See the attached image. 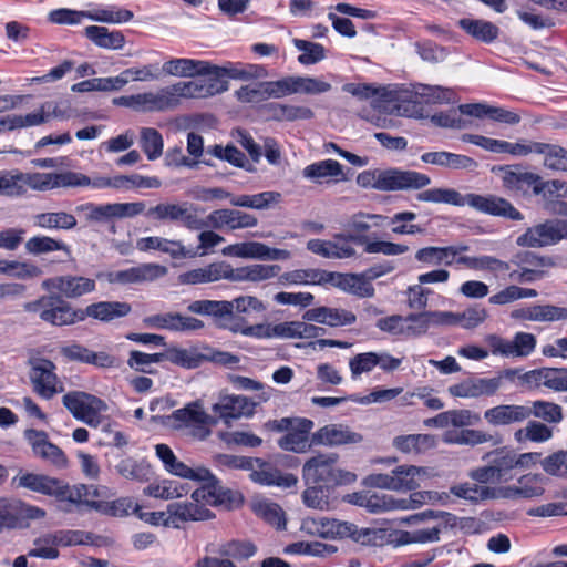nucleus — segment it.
Returning a JSON list of instances; mask_svg holds the SVG:
<instances>
[{
    "label": "nucleus",
    "mask_w": 567,
    "mask_h": 567,
    "mask_svg": "<svg viewBox=\"0 0 567 567\" xmlns=\"http://www.w3.org/2000/svg\"><path fill=\"white\" fill-rule=\"evenodd\" d=\"M419 202L449 204L457 207L470 206L475 210L494 216L522 220L523 214L508 200L494 195L466 194L462 195L454 188H429L416 194Z\"/></svg>",
    "instance_id": "1"
},
{
    "label": "nucleus",
    "mask_w": 567,
    "mask_h": 567,
    "mask_svg": "<svg viewBox=\"0 0 567 567\" xmlns=\"http://www.w3.org/2000/svg\"><path fill=\"white\" fill-rule=\"evenodd\" d=\"M357 184L362 188H374L382 192L423 189L431 184V178L416 171L368 169L358 174Z\"/></svg>",
    "instance_id": "2"
},
{
    "label": "nucleus",
    "mask_w": 567,
    "mask_h": 567,
    "mask_svg": "<svg viewBox=\"0 0 567 567\" xmlns=\"http://www.w3.org/2000/svg\"><path fill=\"white\" fill-rule=\"evenodd\" d=\"M338 454L327 453L310 457L302 467V478L306 485H323L334 487L342 484H350L357 480L355 474L341 470L337 466Z\"/></svg>",
    "instance_id": "3"
},
{
    "label": "nucleus",
    "mask_w": 567,
    "mask_h": 567,
    "mask_svg": "<svg viewBox=\"0 0 567 567\" xmlns=\"http://www.w3.org/2000/svg\"><path fill=\"white\" fill-rule=\"evenodd\" d=\"M167 424L174 430L183 431L196 441H205L212 434V426L217 419L207 414L199 400L187 403L184 408L173 411L167 416Z\"/></svg>",
    "instance_id": "4"
},
{
    "label": "nucleus",
    "mask_w": 567,
    "mask_h": 567,
    "mask_svg": "<svg viewBox=\"0 0 567 567\" xmlns=\"http://www.w3.org/2000/svg\"><path fill=\"white\" fill-rule=\"evenodd\" d=\"M23 309L30 313H38L42 321L52 326H70L84 320L82 310L73 309L70 303L56 296H42L25 302Z\"/></svg>",
    "instance_id": "5"
},
{
    "label": "nucleus",
    "mask_w": 567,
    "mask_h": 567,
    "mask_svg": "<svg viewBox=\"0 0 567 567\" xmlns=\"http://www.w3.org/2000/svg\"><path fill=\"white\" fill-rule=\"evenodd\" d=\"M62 403L75 420L94 429L102 425V414L109 409L104 400L84 391L65 393Z\"/></svg>",
    "instance_id": "6"
},
{
    "label": "nucleus",
    "mask_w": 567,
    "mask_h": 567,
    "mask_svg": "<svg viewBox=\"0 0 567 567\" xmlns=\"http://www.w3.org/2000/svg\"><path fill=\"white\" fill-rule=\"evenodd\" d=\"M199 208L187 203H159L150 207L145 216L159 223H181L190 230H200L207 227L203 218L198 216Z\"/></svg>",
    "instance_id": "7"
},
{
    "label": "nucleus",
    "mask_w": 567,
    "mask_h": 567,
    "mask_svg": "<svg viewBox=\"0 0 567 567\" xmlns=\"http://www.w3.org/2000/svg\"><path fill=\"white\" fill-rule=\"evenodd\" d=\"M485 466L478 467L471 473V477L478 483H502L513 480L515 470L514 451L507 447L496 449L487 453Z\"/></svg>",
    "instance_id": "8"
},
{
    "label": "nucleus",
    "mask_w": 567,
    "mask_h": 567,
    "mask_svg": "<svg viewBox=\"0 0 567 567\" xmlns=\"http://www.w3.org/2000/svg\"><path fill=\"white\" fill-rule=\"evenodd\" d=\"M567 239V219H546L528 227L516 238V245L527 248H543Z\"/></svg>",
    "instance_id": "9"
},
{
    "label": "nucleus",
    "mask_w": 567,
    "mask_h": 567,
    "mask_svg": "<svg viewBox=\"0 0 567 567\" xmlns=\"http://www.w3.org/2000/svg\"><path fill=\"white\" fill-rule=\"evenodd\" d=\"M209 550V548H207ZM257 547L248 540H230L212 547L210 553L216 556H204L195 563V567H237L231 560H246L252 557Z\"/></svg>",
    "instance_id": "10"
},
{
    "label": "nucleus",
    "mask_w": 567,
    "mask_h": 567,
    "mask_svg": "<svg viewBox=\"0 0 567 567\" xmlns=\"http://www.w3.org/2000/svg\"><path fill=\"white\" fill-rule=\"evenodd\" d=\"M173 107H176L182 99H206L220 94L228 90V82L224 79L209 78L177 82L169 85Z\"/></svg>",
    "instance_id": "11"
},
{
    "label": "nucleus",
    "mask_w": 567,
    "mask_h": 567,
    "mask_svg": "<svg viewBox=\"0 0 567 567\" xmlns=\"http://www.w3.org/2000/svg\"><path fill=\"white\" fill-rule=\"evenodd\" d=\"M29 378L33 391L45 400L52 399L56 393L63 392V384L58 378L55 364L44 358H31L29 360Z\"/></svg>",
    "instance_id": "12"
},
{
    "label": "nucleus",
    "mask_w": 567,
    "mask_h": 567,
    "mask_svg": "<svg viewBox=\"0 0 567 567\" xmlns=\"http://www.w3.org/2000/svg\"><path fill=\"white\" fill-rule=\"evenodd\" d=\"M342 91L360 101H370L371 106L379 111H390L391 104L400 100L394 85H377L373 83H346Z\"/></svg>",
    "instance_id": "13"
},
{
    "label": "nucleus",
    "mask_w": 567,
    "mask_h": 567,
    "mask_svg": "<svg viewBox=\"0 0 567 567\" xmlns=\"http://www.w3.org/2000/svg\"><path fill=\"white\" fill-rule=\"evenodd\" d=\"M547 478L539 473L522 475L516 483L495 487L496 498L502 499H533L542 497L546 491Z\"/></svg>",
    "instance_id": "14"
},
{
    "label": "nucleus",
    "mask_w": 567,
    "mask_h": 567,
    "mask_svg": "<svg viewBox=\"0 0 567 567\" xmlns=\"http://www.w3.org/2000/svg\"><path fill=\"white\" fill-rule=\"evenodd\" d=\"M493 354L505 358H526L535 351L537 340L533 333L516 332L512 340L492 334L487 338Z\"/></svg>",
    "instance_id": "15"
},
{
    "label": "nucleus",
    "mask_w": 567,
    "mask_h": 567,
    "mask_svg": "<svg viewBox=\"0 0 567 567\" xmlns=\"http://www.w3.org/2000/svg\"><path fill=\"white\" fill-rule=\"evenodd\" d=\"M41 288L45 291H56L68 299H76L95 289V281L83 276H56L42 281Z\"/></svg>",
    "instance_id": "16"
},
{
    "label": "nucleus",
    "mask_w": 567,
    "mask_h": 567,
    "mask_svg": "<svg viewBox=\"0 0 567 567\" xmlns=\"http://www.w3.org/2000/svg\"><path fill=\"white\" fill-rule=\"evenodd\" d=\"M426 493H412L406 498H395L388 494H368L365 508L370 513H383L390 511H408L415 509L426 502Z\"/></svg>",
    "instance_id": "17"
},
{
    "label": "nucleus",
    "mask_w": 567,
    "mask_h": 567,
    "mask_svg": "<svg viewBox=\"0 0 567 567\" xmlns=\"http://www.w3.org/2000/svg\"><path fill=\"white\" fill-rule=\"evenodd\" d=\"M24 439L31 445L32 452L37 457L58 468L66 466V455L59 446L49 441L48 434L44 431L28 429L24 431Z\"/></svg>",
    "instance_id": "18"
},
{
    "label": "nucleus",
    "mask_w": 567,
    "mask_h": 567,
    "mask_svg": "<svg viewBox=\"0 0 567 567\" xmlns=\"http://www.w3.org/2000/svg\"><path fill=\"white\" fill-rule=\"evenodd\" d=\"M255 403L244 395L223 394L212 406V411L227 425L243 416L252 415Z\"/></svg>",
    "instance_id": "19"
},
{
    "label": "nucleus",
    "mask_w": 567,
    "mask_h": 567,
    "mask_svg": "<svg viewBox=\"0 0 567 567\" xmlns=\"http://www.w3.org/2000/svg\"><path fill=\"white\" fill-rule=\"evenodd\" d=\"M256 461L249 472V478L259 485L278 486L290 488L297 485L298 478L291 473H281L278 468L261 458L254 457Z\"/></svg>",
    "instance_id": "20"
},
{
    "label": "nucleus",
    "mask_w": 567,
    "mask_h": 567,
    "mask_svg": "<svg viewBox=\"0 0 567 567\" xmlns=\"http://www.w3.org/2000/svg\"><path fill=\"white\" fill-rule=\"evenodd\" d=\"M167 268L159 264H141L127 269L116 270L109 274V280L113 284L130 285L154 281L164 277Z\"/></svg>",
    "instance_id": "21"
},
{
    "label": "nucleus",
    "mask_w": 567,
    "mask_h": 567,
    "mask_svg": "<svg viewBox=\"0 0 567 567\" xmlns=\"http://www.w3.org/2000/svg\"><path fill=\"white\" fill-rule=\"evenodd\" d=\"M205 223L207 227L215 229L237 230L257 226L258 219L249 214L237 209L221 208L208 214Z\"/></svg>",
    "instance_id": "22"
},
{
    "label": "nucleus",
    "mask_w": 567,
    "mask_h": 567,
    "mask_svg": "<svg viewBox=\"0 0 567 567\" xmlns=\"http://www.w3.org/2000/svg\"><path fill=\"white\" fill-rule=\"evenodd\" d=\"M493 173L501 174L503 186L509 190L527 193L529 188L535 194L540 175L524 171L519 165H501L492 168Z\"/></svg>",
    "instance_id": "23"
},
{
    "label": "nucleus",
    "mask_w": 567,
    "mask_h": 567,
    "mask_svg": "<svg viewBox=\"0 0 567 567\" xmlns=\"http://www.w3.org/2000/svg\"><path fill=\"white\" fill-rule=\"evenodd\" d=\"M348 522H341L334 518H305L301 523V530L307 535L324 539L346 538L350 533Z\"/></svg>",
    "instance_id": "24"
},
{
    "label": "nucleus",
    "mask_w": 567,
    "mask_h": 567,
    "mask_svg": "<svg viewBox=\"0 0 567 567\" xmlns=\"http://www.w3.org/2000/svg\"><path fill=\"white\" fill-rule=\"evenodd\" d=\"M302 176L316 184H337L348 181L343 166L336 159H322L307 165Z\"/></svg>",
    "instance_id": "25"
},
{
    "label": "nucleus",
    "mask_w": 567,
    "mask_h": 567,
    "mask_svg": "<svg viewBox=\"0 0 567 567\" xmlns=\"http://www.w3.org/2000/svg\"><path fill=\"white\" fill-rule=\"evenodd\" d=\"M168 516L165 526L178 527L179 523L188 520H207L214 515L204 504L193 502H175L167 505Z\"/></svg>",
    "instance_id": "26"
},
{
    "label": "nucleus",
    "mask_w": 567,
    "mask_h": 567,
    "mask_svg": "<svg viewBox=\"0 0 567 567\" xmlns=\"http://www.w3.org/2000/svg\"><path fill=\"white\" fill-rule=\"evenodd\" d=\"M502 385V377L468 379L449 388L451 395L456 398H478L493 395Z\"/></svg>",
    "instance_id": "27"
},
{
    "label": "nucleus",
    "mask_w": 567,
    "mask_h": 567,
    "mask_svg": "<svg viewBox=\"0 0 567 567\" xmlns=\"http://www.w3.org/2000/svg\"><path fill=\"white\" fill-rule=\"evenodd\" d=\"M451 495L472 503L485 499H496L495 487L477 485L468 482L451 486L449 493L443 492L440 494L439 501L443 505H450L453 503Z\"/></svg>",
    "instance_id": "28"
},
{
    "label": "nucleus",
    "mask_w": 567,
    "mask_h": 567,
    "mask_svg": "<svg viewBox=\"0 0 567 567\" xmlns=\"http://www.w3.org/2000/svg\"><path fill=\"white\" fill-rule=\"evenodd\" d=\"M208 75H215V78L218 79L228 76L235 80L249 81L266 78L268 71L265 66L259 64L227 62L225 65L218 66L209 63Z\"/></svg>",
    "instance_id": "29"
},
{
    "label": "nucleus",
    "mask_w": 567,
    "mask_h": 567,
    "mask_svg": "<svg viewBox=\"0 0 567 567\" xmlns=\"http://www.w3.org/2000/svg\"><path fill=\"white\" fill-rule=\"evenodd\" d=\"M529 419L527 405L501 404L487 409L484 412V420L493 426H506L522 423Z\"/></svg>",
    "instance_id": "30"
},
{
    "label": "nucleus",
    "mask_w": 567,
    "mask_h": 567,
    "mask_svg": "<svg viewBox=\"0 0 567 567\" xmlns=\"http://www.w3.org/2000/svg\"><path fill=\"white\" fill-rule=\"evenodd\" d=\"M386 219L385 216L379 214H369L358 212L349 217L344 224L348 238L355 244H363L367 241V233L374 226L379 227Z\"/></svg>",
    "instance_id": "31"
},
{
    "label": "nucleus",
    "mask_w": 567,
    "mask_h": 567,
    "mask_svg": "<svg viewBox=\"0 0 567 567\" xmlns=\"http://www.w3.org/2000/svg\"><path fill=\"white\" fill-rule=\"evenodd\" d=\"M317 444L322 445H342V444H357L363 437L360 433L353 432L349 426L342 424H329L319 429L312 436Z\"/></svg>",
    "instance_id": "32"
},
{
    "label": "nucleus",
    "mask_w": 567,
    "mask_h": 567,
    "mask_svg": "<svg viewBox=\"0 0 567 567\" xmlns=\"http://www.w3.org/2000/svg\"><path fill=\"white\" fill-rule=\"evenodd\" d=\"M329 285L360 298L374 295L373 286L362 275L331 271Z\"/></svg>",
    "instance_id": "33"
},
{
    "label": "nucleus",
    "mask_w": 567,
    "mask_h": 567,
    "mask_svg": "<svg viewBox=\"0 0 567 567\" xmlns=\"http://www.w3.org/2000/svg\"><path fill=\"white\" fill-rule=\"evenodd\" d=\"M313 427V422L309 419H302L278 440V446L284 451L293 453H305L310 449L309 434Z\"/></svg>",
    "instance_id": "34"
},
{
    "label": "nucleus",
    "mask_w": 567,
    "mask_h": 567,
    "mask_svg": "<svg viewBox=\"0 0 567 567\" xmlns=\"http://www.w3.org/2000/svg\"><path fill=\"white\" fill-rule=\"evenodd\" d=\"M19 487L47 496L58 497L61 480L44 474L25 473L13 478Z\"/></svg>",
    "instance_id": "35"
},
{
    "label": "nucleus",
    "mask_w": 567,
    "mask_h": 567,
    "mask_svg": "<svg viewBox=\"0 0 567 567\" xmlns=\"http://www.w3.org/2000/svg\"><path fill=\"white\" fill-rule=\"evenodd\" d=\"M457 25L476 41L489 44L499 37V28L484 19L463 18L457 21Z\"/></svg>",
    "instance_id": "36"
},
{
    "label": "nucleus",
    "mask_w": 567,
    "mask_h": 567,
    "mask_svg": "<svg viewBox=\"0 0 567 567\" xmlns=\"http://www.w3.org/2000/svg\"><path fill=\"white\" fill-rule=\"evenodd\" d=\"M421 159L426 164L437 165L452 169L473 171L477 167L476 161L472 157L445 151L424 153L422 154Z\"/></svg>",
    "instance_id": "37"
},
{
    "label": "nucleus",
    "mask_w": 567,
    "mask_h": 567,
    "mask_svg": "<svg viewBox=\"0 0 567 567\" xmlns=\"http://www.w3.org/2000/svg\"><path fill=\"white\" fill-rule=\"evenodd\" d=\"M134 110L143 112L165 111L173 107L169 85L162 87L156 93L145 92L132 95Z\"/></svg>",
    "instance_id": "38"
},
{
    "label": "nucleus",
    "mask_w": 567,
    "mask_h": 567,
    "mask_svg": "<svg viewBox=\"0 0 567 567\" xmlns=\"http://www.w3.org/2000/svg\"><path fill=\"white\" fill-rule=\"evenodd\" d=\"M209 62L186 58L171 59L166 61L162 71L173 76L208 75Z\"/></svg>",
    "instance_id": "39"
},
{
    "label": "nucleus",
    "mask_w": 567,
    "mask_h": 567,
    "mask_svg": "<svg viewBox=\"0 0 567 567\" xmlns=\"http://www.w3.org/2000/svg\"><path fill=\"white\" fill-rule=\"evenodd\" d=\"M84 35L102 49L121 50L125 45L123 32L109 30L106 27L89 25L84 29Z\"/></svg>",
    "instance_id": "40"
},
{
    "label": "nucleus",
    "mask_w": 567,
    "mask_h": 567,
    "mask_svg": "<svg viewBox=\"0 0 567 567\" xmlns=\"http://www.w3.org/2000/svg\"><path fill=\"white\" fill-rule=\"evenodd\" d=\"M33 224L45 230H72L76 227L78 220L73 214L63 210L44 212L33 216Z\"/></svg>",
    "instance_id": "41"
},
{
    "label": "nucleus",
    "mask_w": 567,
    "mask_h": 567,
    "mask_svg": "<svg viewBox=\"0 0 567 567\" xmlns=\"http://www.w3.org/2000/svg\"><path fill=\"white\" fill-rule=\"evenodd\" d=\"M131 311L127 302L120 301H100L92 303L82 310L84 319L91 317L101 321H111L116 318L125 317Z\"/></svg>",
    "instance_id": "42"
},
{
    "label": "nucleus",
    "mask_w": 567,
    "mask_h": 567,
    "mask_svg": "<svg viewBox=\"0 0 567 567\" xmlns=\"http://www.w3.org/2000/svg\"><path fill=\"white\" fill-rule=\"evenodd\" d=\"M331 271L324 269H297L285 272L280 281L290 285H329Z\"/></svg>",
    "instance_id": "43"
},
{
    "label": "nucleus",
    "mask_w": 567,
    "mask_h": 567,
    "mask_svg": "<svg viewBox=\"0 0 567 567\" xmlns=\"http://www.w3.org/2000/svg\"><path fill=\"white\" fill-rule=\"evenodd\" d=\"M136 248L141 251L159 250L168 254L173 258L186 257L187 252L181 241L171 240L162 237H144L137 240Z\"/></svg>",
    "instance_id": "44"
},
{
    "label": "nucleus",
    "mask_w": 567,
    "mask_h": 567,
    "mask_svg": "<svg viewBox=\"0 0 567 567\" xmlns=\"http://www.w3.org/2000/svg\"><path fill=\"white\" fill-rule=\"evenodd\" d=\"M393 446L402 453L421 454L435 446V437L430 434H409L394 437Z\"/></svg>",
    "instance_id": "45"
},
{
    "label": "nucleus",
    "mask_w": 567,
    "mask_h": 567,
    "mask_svg": "<svg viewBox=\"0 0 567 567\" xmlns=\"http://www.w3.org/2000/svg\"><path fill=\"white\" fill-rule=\"evenodd\" d=\"M426 474V468L402 465L392 470L394 491H413L420 487L419 480Z\"/></svg>",
    "instance_id": "46"
},
{
    "label": "nucleus",
    "mask_w": 567,
    "mask_h": 567,
    "mask_svg": "<svg viewBox=\"0 0 567 567\" xmlns=\"http://www.w3.org/2000/svg\"><path fill=\"white\" fill-rule=\"evenodd\" d=\"M116 472L126 480L147 482L152 477V467L145 461H138L133 457L121 460L116 466Z\"/></svg>",
    "instance_id": "47"
},
{
    "label": "nucleus",
    "mask_w": 567,
    "mask_h": 567,
    "mask_svg": "<svg viewBox=\"0 0 567 567\" xmlns=\"http://www.w3.org/2000/svg\"><path fill=\"white\" fill-rule=\"evenodd\" d=\"M230 303L228 300H195L187 306L192 313L212 316L215 319L226 320L230 317Z\"/></svg>",
    "instance_id": "48"
},
{
    "label": "nucleus",
    "mask_w": 567,
    "mask_h": 567,
    "mask_svg": "<svg viewBox=\"0 0 567 567\" xmlns=\"http://www.w3.org/2000/svg\"><path fill=\"white\" fill-rule=\"evenodd\" d=\"M164 468L175 476L196 482H209L214 478V475L208 468L204 466L193 468L179 461L176 456L172 457V461L164 465Z\"/></svg>",
    "instance_id": "49"
},
{
    "label": "nucleus",
    "mask_w": 567,
    "mask_h": 567,
    "mask_svg": "<svg viewBox=\"0 0 567 567\" xmlns=\"http://www.w3.org/2000/svg\"><path fill=\"white\" fill-rule=\"evenodd\" d=\"M164 468L175 476L196 482H209L214 478V475L208 468L204 466L193 468L179 461L176 456L172 457V461L164 465Z\"/></svg>",
    "instance_id": "50"
},
{
    "label": "nucleus",
    "mask_w": 567,
    "mask_h": 567,
    "mask_svg": "<svg viewBox=\"0 0 567 567\" xmlns=\"http://www.w3.org/2000/svg\"><path fill=\"white\" fill-rule=\"evenodd\" d=\"M164 468L175 476L196 482H209L214 478V475L208 468L204 466L193 468L179 461L176 456L172 457V461L164 465Z\"/></svg>",
    "instance_id": "51"
},
{
    "label": "nucleus",
    "mask_w": 567,
    "mask_h": 567,
    "mask_svg": "<svg viewBox=\"0 0 567 567\" xmlns=\"http://www.w3.org/2000/svg\"><path fill=\"white\" fill-rule=\"evenodd\" d=\"M164 468L175 476L196 482H209L214 478V475L208 468L204 466L193 468L179 461L176 456L172 457V461L164 465Z\"/></svg>",
    "instance_id": "52"
},
{
    "label": "nucleus",
    "mask_w": 567,
    "mask_h": 567,
    "mask_svg": "<svg viewBox=\"0 0 567 567\" xmlns=\"http://www.w3.org/2000/svg\"><path fill=\"white\" fill-rule=\"evenodd\" d=\"M164 468L175 476L196 482H209L214 478V475L208 468L204 466L193 468L179 461L176 456L172 457V461L164 465Z\"/></svg>",
    "instance_id": "53"
},
{
    "label": "nucleus",
    "mask_w": 567,
    "mask_h": 567,
    "mask_svg": "<svg viewBox=\"0 0 567 567\" xmlns=\"http://www.w3.org/2000/svg\"><path fill=\"white\" fill-rule=\"evenodd\" d=\"M91 486H86L84 484L74 485L70 487L61 481V485L59 488V495L56 499L61 503H68L70 505H89L91 507L96 508L97 503L92 501L89 502L87 497L91 495Z\"/></svg>",
    "instance_id": "54"
},
{
    "label": "nucleus",
    "mask_w": 567,
    "mask_h": 567,
    "mask_svg": "<svg viewBox=\"0 0 567 567\" xmlns=\"http://www.w3.org/2000/svg\"><path fill=\"white\" fill-rule=\"evenodd\" d=\"M91 486H86L84 484L74 485L70 487L61 481V485L59 488V495L56 499L61 503H68L70 505H89L91 507L96 508L97 503L92 501L89 502L87 497L91 495Z\"/></svg>",
    "instance_id": "55"
},
{
    "label": "nucleus",
    "mask_w": 567,
    "mask_h": 567,
    "mask_svg": "<svg viewBox=\"0 0 567 567\" xmlns=\"http://www.w3.org/2000/svg\"><path fill=\"white\" fill-rule=\"evenodd\" d=\"M220 280V262H213L202 268L190 269L178 276L183 285H199Z\"/></svg>",
    "instance_id": "56"
},
{
    "label": "nucleus",
    "mask_w": 567,
    "mask_h": 567,
    "mask_svg": "<svg viewBox=\"0 0 567 567\" xmlns=\"http://www.w3.org/2000/svg\"><path fill=\"white\" fill-rule=\"evenodd\" d=\"M25 250L34 256L60 250L66 255L71 254L70 247L64 241L44 235L29 238L25 243Z\"/></svg>",
    "instance_id": "57"
},
{
    "label": "nucleus",
    "mask_w": 567,
    "mask_h": 567,
    "mask_svg": "<svg viewBox=\"0 0 567 567\" xmlns=\"http://www.w3.org/2000/svg\"><path fill=\"white\" fill-rule=\"evenodd\" d=\"M535 195H542L545 208L548 209L561 198H567V182L560 179L543 181L535 185Z\"/></svg>",
    "instance_id": "58"
},
{
    "label": "nucleus",
    "mask_w": 567,
    "mask_h": 567,
    "mask_svg": "<svg viewBox=\"0 0 567 567\" xmlns=\"http://www.w3.org/2000/svg\"><path fill=\"white\" fill-rule=\"evenodd\" d=\"M537 154L544 156V166L546 168L567 172V151L564 147L539 142Z\"/></svg>",
    "instance_id": "59"
},
{
    "label": "nucleus",
    "mask_w": 567,
    "mask_h": 567,
    "mask_svg": "<svg viewBox=\"0 0 567 567\" xmlns=\"http://www.w3.org/2000/svg\"><path fill=\"white\" fill-rule=\"evenodd\" d=\"M86 18L103 23L121 24L133 19V12L127 9L109 6L86 11Z\"/></svg>",
    "instance_id": "60"
},
{
    "label": "nucleus",
    "mask_w": 567,
    "mask_h": 567,
    "mask_svg": "<svg viewBox=\"0 0 567 567\" xmlns=\"http://www.w3.org/2000/svg\"><path fill=\"white\" fill-rule=\"evenodd\" d=\"M144 493L155 498L173 499L178 498L188 493L185 484L174 480H164L156 484H150Z\"/></svg>",
    "instance_id": "61"
},
{
    "label": "nucleus",
    "mask_w": 567,
    "mask_h": 567,
    "mask_svg": "<svg viewBox=\"0 0 567 567\" xmlns=\"http://www.w3.org/2000/svg\"><path fill=\"white\" fill-rule=\"evenodd\" d=\"M529 416L533 415L546 423L558 424L564 420L563 408L550 401L536 400L528 406Z\"/></svg>",
    "instance_id": "62"
},
{
    "label": "nucleus",
    "mask_w": 567,
    "mask_h": 567,
    "mask_svg": "<svg viewBox=\"0 0 567 567\" xmlns=\"http://www.w3.org/2000/svg\"><path fill=\"white\" fill-rule=\"evenodd\" d=\"M140 145L150 161H155L163 154V136L156 128H141Z\"/></svg>",
    "instance_id": "63"
},
{
    "label": "nucleus",
    "mask_w": 567,
    "mask_h": 567,
    "mask_svg": "<svg viewBox=\"0 0 567 567\" xmlns=\"http://www.w3.org/2000/svg\"><path fill=\"white\" fill-rule=\"evenodd\" d=\"M416 94L425 102L432 104H449L456 101V94L452 89L439 85L421 84Z\"/></svg>",
    "instance_id": "64"
}]
</instances>
